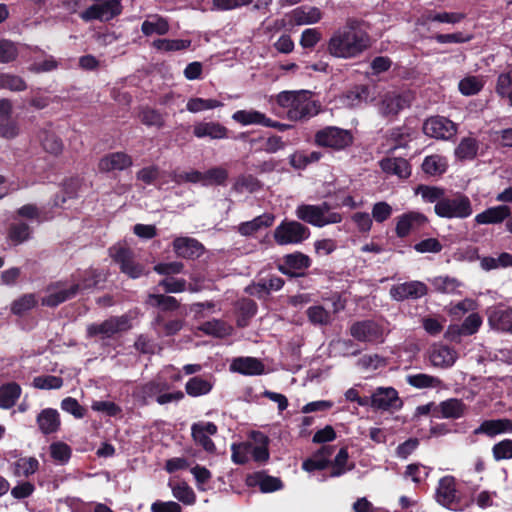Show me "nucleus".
Returning a JSON list of instances; mask_svg holds the SVG:
<instances>
[{"label": "nucleus", "instance_id": "45", "mask_svg": "<svg viewBox=\"0 0 512 512\" xmlns=\"http://www.w3.org/2000/svg\"><path fill=\"white\" fill-rule=\"evenodd\" d=\"M406 381L410 386L417 389L436 388L441 384L439 378L424 373L408 375Z\"/></svg>", "mask_w": 512, "mask_h": 512}, {"label": "nucleus", "instance_id": "57", "mask_svg": "<svg viewBox=\"0 0 512 512\" xmlns=\"http://www.w3.org/2000/svg\"><path fill=\"white\" fill-rule=\"evenodd\" d=\"M425 21L429 22H440V23H448V24H456L461 22L466 15L461 12H440V13H432L429 12L425 16Z\"/></svg>", "mask_w": 512, "mask_h": 512}, {"label": "nucleus", "instance_id": "16", "mask_svg": "<svg viewBox=\"0 0 512 512\" xmlns=\"http://www.w3.org/2000/svg\"><path fill=\"white\" fill-rule=\"evenodd\" d=\"M395 233L399 238H405L428 223V218L417 211H410L397 217Z\"/></svg>", "mask_w": 512, "mask_h": 512}, {"label": "nucleus", "instance_id": "47", "mask_svg": "<svg viewBox=\"0 0 512 512\" xmlns=\"http://www.w3.org/2000/svg\"><path fill=\"white\" fill-rule=\"evenodd\" d=\"M14 474L18 477H29L39 469V461L35 457L20 458L14 463Z\"/></svg>", "mask_w": 512, "mask_h": 512}, {"label": "nucleus", "instance_id": "51", "mask_svg": "<svg viewBox=\"0 0 512 512\" xmlns=\"http://www.w3.org/2000/svg\"><path fill=\"white\" fill-rule=\"evenodd\" d=\"M141 30L144 35L152 34L164 35L169 31V24L162 17H155L153 20H145L142 23Z\"/></svg>", "mask_w": 512, "mask_h": 512}, {"label": "nucleus", "instance_id": "44", "mask_svg": "<svg viewBox=\"0 0 512 512\" xmlns=\"http://www.w3.org/2000/svg\"><path fill=\"white\" fill-rule=\"evenodd\" d=\"M489 321L496 329L512 333V308L493 312Z\"/></svg>", "mask_w": 512, "mask_h": 512}, {"label": "nucleus", "instance_id": "6", "mask_svg": "<svg viewBox=\"0 0 512 512\" xmlns=\"http://www.w3.org/2000/svg\"><path fill=\"white\" fill-rule=\"evenodd\" d=\"M314 142L320 147L342 150L352 144L353 135L349 130L327 126L315 133Z\"/></svg>", "mask_w": 512, "mask_h": 512}, {"label": "nucleus", "instance_id": "40", "mask_svg": "<svg viewBox=\"0 0 512 512\" xmlns=\"http://www.w3.org/2000/svg\"><path fill=\"white\" fill-rule=\"evenodd\" d=\"M332 470L330 473L331 477H339L346 472L352 470L354 468L353 463H349V453L347 447H342L334 460L331 462Z\"/></svg>", "mask_w": 512, "mask_h": 512}, {"label": "nucleus", "instance_id": "20", "mask_svg": "<svg viewBox=\"0 0 512 512\" xmlns=\"http://www.w3.org/2000/svg\"><path fill=\"white\" fill-rule=\"evenodd\" d=\"M475 435H486L493 438L499 434H512V419L499 418L484 420L475 430Z\"/></svg>", "mask_w": 512, "mask_h": 512}, {"label": "nucleus", "instance_id": "34", "mask_svg": "<svg viewBox=\"0 0 512 512\" xmlns=\"http://www.w3.org/2000/svg\"><path fill=\"white\" fill-rule=\"evenodd\" d=\"M39 139L42 148L49 154L58 156L64 149V144L61 138L51 130H43L39 134Z\"/></svg>", "mask_w": 512, "mask_h": 512}, {"label": "nucleus", "instance_id": "49", "mask_svg": "<svg viewBox=\"0 0 512 512\" xmlns=\"http://www.w3.org/2000/svg\"><path fill=\"white\" fill-rule=\"evenodd\" d=\"M484 86V82L477 76H466L458 83V89L464 96H472L478 94Z\"/></svg>", "mask_w": 512, "mask_h": 512}, {"label": "nucleus", "instance_id": "53", "mask_svg": "<svg viewBox=\"0 0 512 512\" xmlns=\"http://www.w3.org/2000/svg\"><path fill=\"white\" fill-rule=\"evenodd\" d=\"M174 498L185 505H192L196 502V494L185 482L178 483L171 487Z\"/></svg>", "mask_w": 512, "mask_h": 512}, {"label": "nucleus", "instance_id": "59", "mask_svg": "<svg viewBox=\"0 0 512 512\" xmlns=\"http://www.w3.org/2000/svg\"><path fill=\"white\" fill-rule=\"evenodd\" d=\"M492 455L495 461L512 459V439L505 438L492 446Z\"/></svg>", "mask_w": 512, "mask_h": 512}, {"label": "nucleus", "instance_id": "4", "mask_svg": "<svg viewBox=\"0 0 512 512\" xmlns=\"http://www.w3.org/2000/svg\"><path fill=\"white\" fill-rule=\"evenodd\" d=\"M435 214L447 219H465L472 215L473 208L469 197L463 193L456 192L445 195L444 199L434 206Z\"/></svg>", "mask_w": 512, "mask_h": 512}, {"label": "nucleus", "instance_id": "19", "mask_svg": "<svg viewBox=\"0 0 512 512\" xmlns=\"http://www.w3.org/2000/svg\"><path fill=\"white\" fill-rule=\"evenodd\" d=\"M80 289L79 284H73L70 288H63L60 283L48 287V295L42 299V305L55 307L74 297Z\"/></svg>", "mask_w": 512, "mask_h": 512}, {"label": "nucleus", "instance_id": "17", "mask_svg": "<svg viewBox=\"0 0 512 512\" xmlns=\"http://www.w3.org/2000/svg\"><path fill=\"white\" fill-rule=\"evenodd\" d=\"M194 441L207 452H214L216 447L210 436L217 433V426L212 422L194 423L191 427Z\"/></svg>", "mask_w": 512, "mask_h": 512}, {"label": "nucleus", "instance_id": "10", "mask_svg": "<svg viewBox=\"0 0 512 512\" xmlns=\"http://www.w3.org/2000/svg\"><path fill=\"white\" fill-rule=\"evenodd\" d=\"M411 96L408 93L399 94L387 92L378 104L379 113L385 118H394L400 111L410 106Z\"/></svg>", "mask_w": 512, "mask_h": 512}, {"label": "nucleus", "instance_id": "30", "mask_svg": "<svg viewBox=\"0 0 512 512\" xmlns=\"http://www.w3.org/2000/svg\"><path fill=\"white\" fill-rule=\"evenodd\" d=\"M274 220L275 216L273 214L264 213L250 221L241 223L238 226V232L243 236H251L263 228L270 227Z\"/></svg>", "mask_w": 512, "mask_h": 512}, {"label": "nucleus", "instance_id": "43", "mask_svg": "<svg viewBox=\"0 0 512 512\" xmlns=\"http://www.w3.org/2000/svg\"><path fill=\"white\" fill-rule=\"evenodd\" d=\"M146 304L153 307H159L164 311H173L178 309L180 306L178 300L175 297L156 293L148 295Z\"/></svg>", "mask_w": 512, "mask_h": 512}, {"label": "nucleus", "instance_id": "21", "mask_svg": "<svg viewBox=\"0 0 512 512\" xmlns=\"http://www.w3.org/2000/svg\"><path fill=\"white\" fill-rule=\"evenodd\" d=\"M132 164L133 160L127 153L113 152L100 159L98 169L101 172L122 171L132 166Z\"/></svg>", "mask_w": 512, "mask_h": 512}, {"label": "nucleus", "instance_id": "63", "mask_svg": "<svg viewBox=\"0 0 512 512\" xmlns=\"http://www.w3.org/2000/svg\"><path fill=\"white\" fill-rule=\"evenodd\" d=\"M268 438L264 435H260V443L255 445L250 443V454L256 462H266L269 459L268 451Z\"/></svg>", "mask_w": 512, "mask_h": 512}, {"label": "nucleus", "instance_id": "36", "mask_svg": "<svg viewBox=\"0 0 512 512\" xmlns=\"http://www.w3.org/2000/svg\"><path fill=\"white\" fill-rule=\"evenodd\" d=\"M232 119L237 123L247 125L265 126L267 116L257 110H238L232 115Z\"/></svg>", "mask_w": 512, "mask_h": 512}, {"label": "nucleus", "instance_id": "37", "mask_svg": "<svg viewBox=\"0 0 512 512\" xmlns=\"http://www.w3.org/2000/svg\"><path fill=\"white\" fill-rule=\"evenodd\" d=\"M213 385V382L209 379L194 376L187 381L185 391L191 397H200L210 393Z\"/></svg>", "mask_w": 512, "mask_h": 512}, {"label": "nucleus", "instance_id": "9", "mask_svg": "<svg viewBox=\"0 0 512 512\" xmlns=\"http://www.w3.org/2000/svg\"><path fill=\"white\" fill-rule=\"evenodd\" d=\"M350 335L360 342L382 343L385 339V330L374 320L354 322L349 328Z\"/></svg>", "mask_w": 512, "mask_h": 512}, {"label": "nucleus", "instance_id": "31", "mask_svg": "<svg viewBox=\"0 0 512 512\" xmlns=\"http://www.w3.org/2000/svg\"><path fill=\"white\" fill-rule=\"evenodd\" d=\"M284 260V266H280V270L290 276L297 275L296 273L292 272L291 270H304L310 267L311 260L310 258L301 253V252H294L291 254H287L283 258Z\"/></svg>", "mask_w": 512, "mask_h": 512}, {"label": "nucleus", "instance_id": "60", "mask_svg": "<svg viewBox=\"0 0 512 512\" xmlns=\"http://www.w3.org/2000/svg\"><path fill=\"white\" fill-rule=\"evenodd\" d=\"M0 88L11 91H23L27 88V85L20 76L5 73L0 75Z\"/></svg>", "mask_w": 512, "mask_h": 512}, {"label": "nucleus", "instance_id": "62", "mask_svg": "<svg viewBox=\"0 0 512 512\" xmlns=\"http://www.w3.org/2000/svg\"><path fill=\"white\" fill-rule=\"evenodd\" d=\"M424 201L439 204L445 197V190L435 186H420L418 188Z\"/></svg>", "mask_w": 512, "mask_h": 512}, {"label": "nucleus", "instance_id": "13", "mask_svg": "<svg viewBox=\"0 0 512 512\" xmlns=\"http://www.w3.org/2000/svg\"><path fill=\"white\" fill-rule=\"evenodd\" d=\"M402 404L397 390L393 387H378L372 393V408L375 410H398Z\"/></svg>", "mask_w": 512, "mask_h": 512}, {"label": "nucleus", "instance_id": "56", "mask_svg": "<svg viewBox=\"0 0 512 512\" xmlns=\"http://www.w3.org/2000/svg\"><path fill=\"white\" fill-rule=\"evenodd\" d=\"M203 186L224 185L228 178V171L223 167H213L203 172Z\"/></svg>", "mask_w": 512, "mask_h": 512}, {"label": "nucleus", "instance_id": "3", "mask_svg": "<svg viewBox=\"0 0 512 512\" xmlns=\"http://www.w3.org/2000/svg\"><path fill=\"white\" fill-rule=\"evenodd\" d=\"M296 217L316 227L337 224L342 221V215L332 211L330 205L323 202L320 205L301 204L295 210Z\"/></svg>", "mask_w": 512, "mask_h": 512}, {"label": "nucleus", "instance_id": "18", "mask_svg": "<svg viewBox=\"0 0 512 512\" xmlns=\"http://www.w3.org/2000/svg\"><path fill=\"white\" fill-rule=\"evenodd\" d=\"M19 134L17 122L12 118V103L7 99L0 100V136L6 139L15 138Z\"/></svg>", "mask_w": 512, "mask_h": 512}, {"label": "nucleus", "instance_id": "42", "mask_svg": "<svg viewBox=\"0 0 512 512\" xmlns=\"http://www.w3.org/2000/svg\"><path fill=\"white\" fill-rule=\"evenodd\" d=\"M422 169L424 173L431 176L441 175L447 169V161L440 155H430L424 159Z\"/></svg>", "mask_w": 512, "mask_h": 512}, {"label": "nucleus", "instance_id": "5", "mask_svg": "<svg viewBox=\"0 0 512 512\" xmlns=\"http://www.w3.org/2000/svg\"><path fill=\"white\" fill-rule=\"evenodd\" d=\"M310 237V229L296 220H283L274 230L273 238L278 245L300 244Z\"/></svg>", "mask_w": 512, "mask_h": 512}, {"label": "nucleus", "instance_id": "22", "mask_svg": "<svg viewBox=\"0 0 512 512\" xmlns=\"http://www.w3.org/2000/svg\"><path fill=\"white\" fill-rule=\"evenodd\" d=\"M173 249L178 257L187 259L200 257L204 250L200 242L189 237H177L173 241Z\"/></svg>", "mask_w": 512, "mask_h": 512}, {"label": "nucleus", "instance_id": "61", "mask_svg": "<svg viewBox=\"0 0 512 512\" xmlns=\"http://www.w3.org/2000/svg\"><path fill=\"white\" fill-rule=\"evenodd\" d=\"M33 386L37 389H60L63 386V379L58 376L44 375L33 379Z\"/></svg>", "mask_w": 512, "mask_h": 512}, {"label": "nucleus", "instance_id": "14", "mask_svg": "<svg viewBox=\"0 0 512 512\" xmlns=\"http://www.w3.org/2000/svg\"><path fill=\"white\" fill-rule=\"evenodd\" d=\"M428 293V287L421 281H408L393 285L389 294L395 301H405L408 299H419Z\"/></svg>", "mask_w": 512, "mask_h": 512}, {"label": "nucleus", "instance_id": "35", "mask_svg": "<svg viewBox=\"0 0 512 512\" xmlns=\"http://www.w3.org/2000/svg\"><path fill=\"white\" fill-rule=\"evenodd\" d=\"M308 321L314 326L326 327L333 323L332 313L322 305H313L306 310Z\"/></svg>", "mask_w": 512, "mask_h": 512}, {"label": "nucleus", "instance_id": "33", "mask_svg": "<svg viewBox=\"0 0 512 512\" xmlns=\"http://www.w3.org/2000/svg\"><path fill=\"white\" fill-rule=\"evenodd\" d=\"M380 166L384 172L399 178H408L411 174L410 164L404 158H385L381 160Z\"/></svg>", "mask_w": 512, "mask_h": 512}, {"label": "nucleus", "instance_id": "24", "mask_svg": "<svg viewBox=\"0 0 512 512\" xmlns=\"http://www.w3.org/2000/svg\"><path fill=\"white\" fill-rule=\"evenodd\" d=\"M230 370L243 375H261L265 371L264 364L254 357H237L233 359Z\"/></svg>", "mask_w": 512, "mask_h": 512}, {"label": "nucleus", "instance_id": "26", "mask_svg": "<svg viewBox=\"0 0 512 512\" xmlns=\"http://www.w3.org/2000/svg\"><path fill=\"white\" fill-rule=\"evenodd\" d=\"M39 430L44 435L56 433L61 426L60 415L56 409L46 408L37 415Z\"/></svg>", "mask_w": 512, "mask_h": 512}, {"label": "nucleus", "instance_id": "38", "mask_svg": "<svg viewBox=\"0 0 512 512\" xmlns=\"http://www.w3.org/2000/svg\"><path fill=\"white\" fill-rule=\"evenodd\" d=\"M21 395V387L11 382L0 387V408L9 409L13 407Z\"/></svg>", "mask_w": 512, "mask_h": 512}, {"label": "nucleus", "instance_id": "12", "mask_svg": "<svg viewBox=\"0 0 512 512\" xmlns=\"http://www.w3.org/2000/svg\"><path fill=\"white\" fill-rule=\"evenodd\" d=\"M456 131V125L441 116L430 117L423 124L425 135L435 139H450L456 134Z\"/></svg>", "mask_w": 512, "mask_h": 512}, {"label": "nucleus", "instance_id": "15", "mask_svg": "<svg viewBox=\"0 0 512 512\" xmlns=\"http://www.w3.org/2000/svg\"><path fill=\"white\" fill-rule=\"evenodd\" d=\"M436 500L442 506L450 509L459 504L460 496L456 488V479L453 476H444L439 480Z\"/></svg>", "mask_w": 512, "mask_h": 512}, {"label": "nucleus", "instance_id": "1", "mask_svg": "<svg viewBox=\"0 0 512 512\" xmlns=\"http://www.w3.org/2000/svg\"><path fill=\"white\" fill-rule=\"evenodd\" d=\"M370 44V37L361 28V21L349 18L329 39L328 52L334 57L349 59L362 54Z\"/></svg>", "mask_w": 512, "mask_h": 512}, {"label": "nucleus", "instance_id": "23", "mask_svg": "<svg viewBox=\"0 0 512 512\" xmlns=\"http://www.w3.org/2000/svg\"><path fill=\"white\" fill-rule=\"evenodd\" d=\"M321 19L322 12L317 7L301 6L292 10L289 14V21L295 26L315 24Z\"/></svg>", "mask_w": 512, "mask_h": 512}, {"label": "nucleus", "instance_id": "32", "mask_svg": "<svg viewBox=\"0 0 512 512\" xmlns=\"http://www.w3.org/2000/svg\"><path fill=\"white\" fill-rule=\"evenodd\" d=\"M169 389L170 385L166 379L158 376L151 381L139 386L137 393L144 401H146L147 399L153 397L157 398L159 394L168 391Z\"/></svg>", "mask_w": 512, "mask_h": 512}, {"label": "nucleus", "instance_id": "8", "mask_svg": "<svg viewBox=\"0 0 512 512\" xmlns=\"http://www.w3.org/2000/svg\"><path fill=\"white\" fill-rule=\"evenodd\" d=\"M113 261L120 267L122 273L136 279L145 274V266L136 261L134 252L127 247L115 245L109 249Z\"/></svg>", "mask_w": 512, "mask_h": 512}, {"label": "nucleus", "instance_id": "55", "mask_svg": "<svg viewBox=\"0 0 512 512\" xmlns=\"http://www.w3.org/2000/svg\"><path fill=\"white\" fill-rule=\"evenodd\" d=\"M191 41L187 39H157L153 46L161 51H179L189 48Z\"/></svg>", "mask_w": 512, "mask_h": 512}, {"label": "nucleus", "instance_id": "54", "mask_svg": "<svg viewBox=\"0 0 512 512\" xmlns=\"http://www.w3.org/2000/svg\"><path fill=\"white\" fill-rule=\"evenodd\" d=\"M36 304L37 299L34 294H24L12 302L11 312L15 315L21 316L33 309Z\"/></svg>", "mask_w": 512, "mask_h": 512}, {"label": "nucleus", "instance_id": "28", "mask_svg": "<svg viewBox=\"0 0 512 512\" xmlns=\"http://www.w3.org/2000/svg\"><path fill=\"white\" fill-rule=\"evenodd\" d=\"M429 359L435 367H449L456 360V352L448 346L435 344L430 349Z\"/></svg>", "mask_w": 512, "mask_h": 512}, {"label": "nucleus", "instance_id": "50", "mask_svg": "<svg viewBox=\"0 0 512 512\" xmlns=\"http://www.w3.org/2000/svg\"><path fill=\"white\" fill-rule=\"evenodd\" d=\"M138 117L141 123L148 127H156L161 129L165 125L164 116L158 110L152 108H143L139 112Z\"/></svg>", "mask_w": 512, "mask_h": 512}, {"label": "nucleus", "instance_id": "46", "mask_svg": "<svg viewBox=\"0 0 512 512\" xmlns=\"http://www.w3.org/2000/svg\"><path fill=\"white\" fill-rule=\"evenodd\" d=\"M222 106L223 103L216 99H204L200 97H194L188 99L186 109L191 113H199L205 110H211Z\"/></svg>", "mask_w": 512, "mask_h": 512}, {"label": "nucleus", "instance_id": "64", "mask_svg": "<svg viewBox=\"0 0 512 512\" xmlns=\"http://www.w3.org/2000/svg\"><path fill=\"white\" fill-rule=\"evenodd\" d=\"M495 90L499 96L509 98L512 90V70L498 76Z\"/></svg>", "mask_w": 512, "mask_h": 512}, {"label": "nucleus", "instance_id": "11", "mask_svg": "<svg viewBox=\"0 0 512 512\" xmlns=\"http://www.w3.org/2000/svg\"><path fill=\"white\" fill-rule=\"evenodd\" d=\"M122 12L121 0H105L101 4H94L81 13L85 21L101 20L109 21Z\"/></svg>", "mask_w": 512, "mask_h": 512}, {"label": "nucleus", "instance_id": "25", "mask_svg": "<svg viewBox=\"0 0 512 512\" xmlns=\"http://www.w3.org/2000/svg\"><path fill=\"white\" fill-rule=\"evenodd\" d=\"M193 134L197 138H210L212 140L224 139L228 136V130L218 122H197L193 126Z\"/></svg>", "mask_w": 512, "mask_h": 512}, {"label": "nucleus", "instance_id": "27", "mask_svg": "<svg viewBox=\"0 0 512 512\" xmlns=\"http://www.w3.org/2000/svg\"><path fill=\"white\" fill-rule=\"evenodd\" d=\"M333 450V446H322L310 458L306 459L302 463L303 470L307 472L324 470L330 465L329 457L332 455Z\"/></svg>", "mask_w": 512, "mask_h": 512}, {"label": "nucleus", "instance_id": "48", "mask_svg": "<svg viewBox=\"0 0 512 512\" xmlns=\"http://www.w3.org/2000/svg\"><path fill=\"white\" fill-rule=\"evenodd\" d=\"M200 330L205 334L223 338L231 334L232 327L221 320H212L203 323Z\"/></svg>", "mask_w": 512, "mask_h": 512}, {"label": "nucleus", "instance_id": "2", "mask_svg": "<svg viewBox=\"0 0 512 512\" xmlns=\"http://www.w3.org/2000/svg\"><path fill=\"white\" fill-rule=\"evenodd\" d=\"M276 102L286 110L287 118L292 121L307 120L320 112V106L308 90L282 91L277 95Z\"/></svg>", "mask_w": 512, "mask_h": 512}, {"label": "nucleus", "instance_id": "41", "mask_svg": "<svg viewBox=\"0 0 512 512\" xmlns=\"http://www.w3.org/2000/svg\"><path fill=\"white\" fill-rule=\"evenodd\" d=\"M479 149L478 141L472 137L463 138L455 149V155L460 160H472Z\"/></svg>", "mask_w": 512, "mask_h": 512}, {"label": "nucleus", "instance_id": "39", "mask_svg": "<svg viewBox=\"0 0 512 512\" xmlns=\"http://www.w3.org/2000/svg\"><path fill=\"white\" fill-rule=\"evenodd\" d=\"M466 405L462 400L451 398L439 404V411L443 418L458 419L465 413Z\"/></svg>", "mask_w": 512, "mask_h": 512}, {"label": "nucleus", "instance_id": "58", "mask_svg": "<svg viewBox=\"0 0 512 512\" xmlns=\"http://www.w3.org/2000/svg\"><path fill=\"white\" fill-rule=\"evenodd\" d=\"M49 450L52 459L61 465L69 461L72 453L71 448L66 443L60 441L52 443L49 446Z\"/></svg>", "mask_w": 512, "mask_h": 512}, {"label": "nucleus", "instance_id": "29", "mask_svg": "<svg viewBox=\"0 0 512 512\" xmlns=\"http://www.w3.org/2000/svg\"><path fill=\"white\" fill-rule=\"evenodd\" d=\"M511 209L506 205H499L486 209L475 217L477 224H498L507 219Z\"/></svg>", "mask_w": 512, "mask_h": 512}, {"label": "nucleus", "instance_id": "7", "mask_svg": "<svg viewBox=\"0 0 512 512\" xmlns=\"http://www.w3.org/2000/svg\"><path fill=\"white\" fill-rule=\"evenodd\" d=\"M131 319L128 315L112 316L101 323L89 324L86 328L87 337L111 338L115 334L131 329Z\"/></svg>", "mask_w": 512, "mask_h": 512}, {"label": "nucleus", "instance_id": "52", "mask_svg": "<svg viewBox=\"0 0 512 512\" xmlns=\"http://www.w3.org/2000/svg\"><path fill=\"white\" fill-rule=\"evenodd\" d=\"M8 236L9 239L17 245L30 238L31 229L27 223L16 221L11 224Z\"/></svg>", "mask_w": 512, "mask_h": 512}]
</instances>
